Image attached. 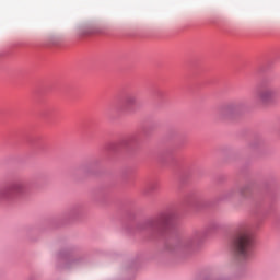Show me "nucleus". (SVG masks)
<instances>
[{"label":"nucleus","instance_id":"obj_3","mask_svg":"<svg viewBox=\"0 0 280 280\" xmlns=\"http://www.w3.org/2000/svg\"><path fill=\"white\" fill-rule=\"evenodd\" d=\"M221 115L225 118H231L235 115V106L229 105L221 110Z\"/></svg>","mask_w":280,"mask_h":280},{"label":"nucleus","instance_id":"obj_6","mask_svg":"<svg viewBox=\"0 0 280 280\" xmlns=\"http://www.w3.org/2000/svg\"><path fill=\"white\" fill-rule=\"evenodd\" d=\"M126 104H128V106H132V105L137 104V96H135V95L127 96Z\"/></svg>","mask_w":280,"mask_h":280},{"label":"nucleus","instance_id":"obj_7","mask_svg":"<svg viewBox=\"0 0 280 280\" xmlns=\"http://www.w3.org/2000/svg\"><path fill=\"white\" fill-rule=\"evenodd\" d=\"M241 195L244 196V190H241Z\"/></svg>","mask_w":280,"mask_h":280},{"label":"nucleus","instance_id":"obj_1","mask_svg":"<svg viewBox=\"0 0 280 280\" xmlns=\"http://www.w3.org/2000/svg\"><path fill=\"white\" fill-rule=\"evenodd\" d=\"M255 238L253 237V230L248 226H243L237 230L233 238L234 255L238 259H250L253 255V244Z\"/></svg>","mask_w":280,"mask_h":280},{"label":"nucleus","instance_id":"obj_4","mask_svg":"<svg viewBox=\"0 0 280 280\" xmlns=\"http://www.w3.org/2000/svg\"><path fill=\"white\" fill-rule=\"evenodd\" d=\"M165 224H167V214H162L151 223L152 226H165Z\"/></svg>","mask_w":280,"mask_h":280},{"label":"nucleus","instance_id":"obj_2","mask_svg":"<svg viewBox=\"0 0 280 280\" xmlns=\"http://www.w3.org/2000/svg\"><path fill=\"white\" fill-rule=\"evenodd\" d=\"M278 95L277 89L275 88H267L258 93V100L261 104H268L272 102Z\"/></svg>","mask_w":280,"mask_h":280},{"label":"nucleus","instance_id":"obj_5","mask_svg":"<svg viewBox=\"0 0 280 280\" xmlns=\"http://www.w3.org/2000/svg\"><path fill=\"white\" fill-rule=\"evenodd\" d=\"M12 191L15 194H21L23 191V184L22 183H15L11 186Z\"/></svg>","mask_w":280,"mask_h":280}]
</instances>
